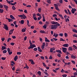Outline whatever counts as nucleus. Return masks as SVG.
Returning <instances> with one entry per match:
<instances>
[{"mask_svg":"<svg viewBox=\"0 0 77 77\" xmlns=\"http://www.w3.org/2000/svg\"><path fill=\"white\" fill-rule=\"evenodd\" d=\"M29 42L30 44V47H28V49H30L31 48V49H33V48L36 47V45L35 44H32V43L31 42V41L29 40Z\"/></svg>","mask_w":77,"mask_h":77,"instance_id":"f257e3e1","label":"nucleus"},{"mask_svg":"<svg viewBox=\"0 0 77 77\" xmlns=\"http://www.w3.org/2000/svg\"><path fill=\"white\" fill-rule=\"evenodd\" d=\"M60 26V24L59 23H57L56 25H52L51 26V29H56L57 28V26Z\"/></svg>","mask_w":77,"mask_h":77,"instance_id":"f03ea898","label":"nucleus"},{"mask_svg":"<svg viewBox=\"0 0 77 77\" xmlns=\"http://www.w3.org/2000/svg\"><path fill=\"white\" fill-rule=\"evenodd\" d=\"M62 49L64 53H66V51H67L66 48L62 47Z\"/></svg>","mask_w":77,"mask_h":77,"instance_id":"7ed1b4c3","label":"nucleus"},{"mask_svg":"<svg viewBox=\"0 0 77 77\" xmlns=\"http://www.w3.org/2000/svg\"><path fill=\"white\" fill-rule=\"evenodd\" d=\"M77 11V9L75 8H72V10L71 11V12H72V14H74L75 13V11Z\"/></svg>","mask_w":77,"mask_h":77,"instance_id":"20e7f679","label":"nucleus"},{"mask_svg":"<svg viewBox=\"0 0 77 77\" xmlns=\"http://www.w3.org/2000/svg\"><path fill=\"white\" fill-rule=\"evenodd\" d=\"M4 26L3 27L4 29H5L7 30H8V27L6 24H4Z\"/></svg>","mask_w":77,"mask_h":77,"instance_id":"39448f33","label":"nucleus"},{"mask_svg":"<svg viewBox=\"0 0 77 77\" xmlns=\"http://www.w3.org/2000/svg\"><path fill=\"white\" fill-rule=\"evenodd\" d=\"M14 29H12L10 30L9 32V35H11V34H12V33H13V32H14Z\"/></svg>","mask_w":77,"mask_h":77,"instance_id":"423d86ee","label":"nucleus"},{"mask_svg":"<svg viewBox=\"0 0 77 77\" xmlns=\"http://www.w3.org/2000/svg\"><path fill=\"white\" fill-rule=\"evenodd\" d=\"M63 46L64 47H69V45L68 44H65L63 45Z\"/></svg>","mask_w":77,"mask_h":77,"instance_id":"0eeeda50","label":"nucleus"},{"mask_svg":"<svg viewBox=\"0 0 77 77\" xmlns=\"http://www.w3.org/2000/svg\"><path fill=\"white\" fill-rule=\"evenodd\" d=\"M29 60L30 62H31V64H32V65H33V64H35V63L34 62H33V60Z\"/></svg>","mask_w":77,"mask_h":77,"instance_id":"6e6552de","label":"nucleus"},{"mask_svg":"<svg viewBox=\"0 0 77 77\" xmlns=\"http://www.w3.org/2000/svg\"><path fill=\"white\" fill-rule=\"evenodd\" d=\"M51 23L52 24H57V22H55L54 21H52L51 22Z\"/></svg>","mask_w":77,"mask_h":77,"instance_id":"1a4fd4ad","label":"nucleus"},{"mask_svg":"<svg viewBox=\"0 0 77 77\" xmlns=\"http://www.w3.org/2000/svg\"><path fill=\"white\" fill-rule=\"evenodd\" d=\"M18 59V56L16 55L15 56L14 58V60L15 61H17V60Z\"/></svg>","mask_w":77,"mask_h":77,"instance_id":"9d476101","label":"nucleus"},{"mask_svg":"<svg viewBox=\"0 0 77 77\" xmlns=\"http://www.w3.org/2000/svg\"><path fill=\"white\" fill-rule=\"evenodd\" d=\"M56 51V52H57V53H60V54H62L61 51H60V50H57Z\"/></svg>","mask_w":77,"mask_h":77,"instance_id":"9b49d317","label":"nucleus"},{"mask_svg":"<svg viewBox=\"0 0 77 77\" xmlns=\"http://www.w3.org/2000/svg\"><path fill=\"white\" fill-rule=\"evenodd\" d=\"M26 28H25V29L23 28L22 29L21 31L22 32H26Z\"/></svg>","mask_w":77,"mask_h":77,"instance_id":"f8f14e48","label":"nucleus"},{"mask_svg":"<svg viewBox=\"0 0 77 77\" xmlns=\"http://www.w3.org/2000/svg\"><path fill=\"white\" fill-rule=\"evenodd\" d=\"M45 42H50V40H49L48 39H47V38L46 37H45Z\"/></svg>","mask_w":77,"mask_h":77,"instance_id":"ddd939ff","label":"nucleus"},{"mask_svg":"<svg viewBox=\"0 0 77 77\" xmlns=\"http://www.w3.org/2000/svg\"><path fill=\"white\" fill-rule=\"evenodd\" d=\"M10 18H11V19H12L13 20H15V18L14 17V16H12V15H10Z\"/></svg>","mask_w":77,"mask_h":77,"instance_id":"4468645a","label":"nucleus"},{"mask_svg":"<svg viewBox=\"0 0 77 77\" xmlns=\"http://www.w3.org/2000/svg\"><path fill=\"white\" fill-rule=\"evenodd\" d=\"M69 51H72V48L71 47H69L68 48Z\"/></svg>","mask_w":77,"mask_h":77,"instance_id":"2eb2a0df","label":"nucleus"},{"mask_svg":"<svg viewBox=\"0 0 77 77\" xmlns=\"http://www.w3.org/2000/svg\"><path fill=\"white\" fill-rule=\"evenodd\" d=\"M42 10V9H41V8H39L38 9V12H39V13H41V12Z\"/></svg>","mask_w":77,"mask_h":77,"instance_id":"dca6fc26","label":"nucleus"},{"mask_svg":"<svg viewBox=\"0 0 77 77\" xmlns=\"http://www.w3.org/2000/svg\"><path fill=\"white\" fill-rule=\"evenodd\" d=\"M47 25L44 24V25L42 26L43 28V29H46V28H47Z\"/></svg>","mask_w":77,"mask_h":77,"instance_id":"f3484780","label":"nucleus"},{"mask_svg":"<svg viewBox=\"0 0 77 77\" xmlns=\"http://www.w3.org/2000/svg\"><path fill=\"white\" fill-rule=\"evenodd\" d=\"M24 21L23 20H22L21 21H20V24H24Z\"/></svg>","mask_w":77,"mask_h":77,"instance_id":"a211bd4d","label":"nucleus"},{"mask_svg":"<svg viewBox=\"0 0 77 77\" xmlns=\"http://www.w3.org/2000/svg\"><path fill=\"white\" fill-rule=\"evenodd\" d=\"M38 51H39L40 52H42V50H41V48H39V47H38Z\"/></svg>","mask_w":77,"mask_h":77,"instance_id":"6ab92c4d","label":"nucleus"},{"mask_svg":"<svg viewBox=\"0 0 77 77\" xmlns=\"http://www.w3.org/2000/svg\"><path fill=\"white\" fill-rule=\"evenodd\" d=\"M71 58H72V59H75V58H76V57L74 55H72L71 56Z\"/></svg>","mask_w":77,"mask_h":77,"instance_id":"aec40b11","label":"nucleus"},{"mask_svg":"<svg viewBox=\"0 0 77 77\" xmlns=\"http://www.w3.org/2000/svg\"><path fill=\"white\" fill-rule=\"evenodd\" d=\"M40 32V33H45V31L44 30H41Z\"/></svg>","mask_w":77,"mask_h":77,"instance_id":"412c9836","label":"nucleus"},{"mask_svg":"<svg viewBox=\"0 0 77 77\" xmlns=\"http://www.w3.org/2000/svg\"><path fill=\"white\" fill-rule=\"evenodd\" d=\"M27 25H28V27H30V25H29V20H27Z\"/></svg>","mask_w":77,"mask_h":77,"instance_id":"4be33fe9","label":"nucleus"},{"mask_svg":"<svg viewBox=\"0 0 77 77\" xmlns=\"http://www.w3.org/2000/svg\"><path fill=\"white\" fill-rule=\"evenodd\" d=\"M4 5V8H5V9L6 8H8V6L6 5Z\"/></svg>","mask_w":77,"mask_h":77,"instance_id":"5701e85b","label":"nucleus"},{"mask_svg":"<svg viewBox=\"0 0 77 77\" xmlns=\"http://www.w3.org/2000/svg\"><path fill=\"white\" fill-rule=\"evenodd\" d=\"M47 2L49 3V4H51V0H47Z\"/></svg>","mask_w":77,"mask_h":77,"instance_id":"b1692460","label":"nucleus"},{"mask_svg":"<svg viewBox=\"0 0 77 77\" xmlns=\"http://www.w3.org/2000/svg\"><path fill=\"white\" fill-rule=\"evenodd\" d=\"M6 49V47L5 46H2V50H5Z\"/></svg>","mask_w":77,"mask_h":77,"instance_id":"393cba45","label":"nucleus"},{"mask_svg":"<svg viewBox=\"0 0 77 77\" xmlns=\"http://www.w3.org/2000/svg\"><path fill=\"white\" fill-rule=\"evenodd\" d=\"M12 9L13 10H14V11H15V9H16V8L14 5L12 7Z\"/></svg>","mask_w":77,"mask_h":77,"instance_id":"a878e982","label":"nucleus"},{"mask_svg":"<svg viewBox=\"0 0 77 77\" xmlns=\"http://www.w3.org/2000/svg\"><path fill=\"white\" fill-rule=\"evenodd\" d=\"M37 73H38V75H41V72L40 71H38L37 72Z\"/></svg>","mask_w":77,"mask_h":77,"instance_id":"bb28decb","label":"nucleus"},{"mask_svg":"<svg viewBox=\"0 0 77 77\" xmlns=\"http://www.w3.org/2000/svg\"><path fill=\"white\" fill-rule=\"evenodd\" d=\"M23 19H26V16L24 15V14H23Z\"/></svg>","mask_w":77,"mask_h":77,"instance_id":"cd10ccee","label":"nucleus"},{"mask_svg":"<svg viewBox=\"0 0 77 77\" xmlns=\"http://www.w3.org/2000/svg\"><path fill=\"white\" fill-rule=\"evenodd\" d=\"M4 10L2 9H0V13H3V12Z\"/></svg>","mask_w":77,"mask_h":77,"instance_id":"c85d7f7f","label":"nucleus"},{"mask_svg":"<svg viewBox=\"0 0 77 77\" xmlns=\"http://www.w3.org/2000/svg\"><path fill=\"white\" fill-rule=\"evenodd\" d=\"M72 31H73V32H75V33H77V30H76V29H73Z\"/></svg>","mask_w":77,"mask_h":77,"instance_id":"c756f323","label":"nucleus"},{"mask_svg":"<svg viewBox=\"0 0 77 77\" xmlns=\"http://www.w3.org/2000/svg\"><path fill=\"white\" fill-rule=\"evenodd\" d=\"M73 47H74L75 49L76 50H77V47L75 45H73Z\"/></svg>","mask_w":77,"mask_h":77,"instance_id":"7c9ffc66","label":"nucleus"},{"mask_svg":"<svg viewBox=\"0 0 77 77\" xmlns=\"http://www.w3.org/2000/svg\"><path fill=\"white\" fill-rule=\"evenodd\" d=\"M57 56H58V57H61V55H60V54L58 53L57 54Z\"/></svg>","mask_w":77,"mask_h":77,"instance_id":"2f4dec72","label":"nucleus"},{"mask_svg":"<svg viewBox=\"0 0 77 77\" xmlns=\"http://www.w3.org/2000/svg\"><path fill=\"white\" fill-rule=\"evenodd\" d=\"M2 52L3 53H7V51L6 50H4Z\"/></svg>","mask_w":77,"mask_h":77,"instance_id":"473e14b6","label":"nucleus"},{"mask_svg":"<svg viewBox=\"0 0 77 77\" xmlns=\"http://www.w3.org/2000/svg\"><path fill=\"white\" fill-rule=\"evenodd\" d=\"M60 41H65V40H64L62 38H61L60 40Z\"/></svg>","mask_w":77,"mask_h":77,"instance_id":"72a5a7b5","label":"nucleus"},{"mask_svg":"<svg viewBox=\"0 0 77 77\" xmlns=\"http://www.w3.org/2000/svg\"><path fill=\"white\" fill-rule=\"evenodd\" d=\"M62 77H66L67 76V74H63L62 75Z\"/></svg>","mask_w":77,"mask_h":77,"instance_id":"f704fd0d","label":"nucleus"},{"mask_svg":"<svg viewBox=\"0 0 77 77\" xmlns=\"http://www.w3.org/2000/svg\"><path fill=\"white\" fill-rule=\"evenodd\" d=\"M65 65H70V62H69L68 63H65Z\"/></svg>","mask_w":77,"mask_h":77,"instance_id":"c9c22d12","label":"nucleus"},{"mask_svg":"<svg viewBox=\"0 0 77 77\" xmlns=\"http://www.w3.org/2000/svg\"><path fill=\"white\" fill-rule=\"evenodd\" d=\"M11 38H8L7 40V42H9V41H11Z\"/></svg>","mask_w":77,"mask_h":77,"instance_id":"e433bc0d","label":"nucleus"},{"mask_svg":"<svg viewBox=\"0 0 77 77\" xmlns=\"http://www.w3.org/2000/svg\"><path fill=\"white\" fill-rule=\"evenodd\" d=\"M59 2L61 4H62L63 1L62 0H59Z\"/></svg>","mask_w":77,"mask_h":77,"instance_id":"4c0bfd02","label":"nucleus"},{"mask_svg":"<svg viewBox=\"0 0 77 77\" xmlns=\"http://www.w3.org/2000/svg\"><path fill=\"white\" fill-rule=\"evenodd\" d=\"M70 5H71L73 7H74V6H75V5H74V4H73L72 2H70Z\"/></svg>","mask_w":77,"mask_h":77,"instance_id":"58836bf2","label":"nucleus"},{"mask_svg":"<svg viewBox=\"0 0 77 77\" xmlns=\"http://www.w3.org/2000/svg\"><path fill=\"white\" fill-rule=\"evenodd\" d=\"M67 11H68V12L69 14V15H71V12H70V11H69V9H67Z\"/></svg>","mask_w":77,"mask_h":77,"instance_id":"ea45409f","label":"nucleus"},{"mask_svg":"<svg viewBox=\"0 0 77 77\" xmlns=\"http://www.w3.org/2000/svg\"><path fill=\"white\" fill-rule=\"evenodd\" d=\"M29 67L28 66H26L24 67L23 68L24 69L26 68V69H29Z\"/></svg>","mask_w":77,"mask_h":77,"instance_id":"a19ab883","label":"nucleus"},{"mask_svg":"<svg viewBox=\"0 0 77 77\" xmlns=\"http://www.w3.org/2000/svg\"><path fill=\"white\" fill-rule=\"evenodd\" d=\"M17 16L19 17H23V15H18Z\"/></svg>","mask_w":77,"mask_h":77,"instance_id":"79ce46f5","label":"nucleus"},{"mask_svg":"<svg viewBox=\"0 0 77 77\" xmlns=\"http://www.w3.org/2000/svg\"><path fill=\"white\" fill-rule=\"evenodd\" d=\"M17 54L18 55H20V54H21V52H17Z\"/></svg>","mask_w":77,"mask_h":77,"instance_id":"37998d69","label":"nucleus"},{"mask_svg":"<svg viewBox=\"0 0 77 77\" xmlns=\"http://www.w3.org/2000/svg\"><path fill=\"white\" fill-rule=\"evenodd\" d=\"M64 36L65 37H67L68 36V34L66 33H65Z\"/></svg>","mask_w":77,"mask_h":77,"instance_id":"c03bdc74","label":"nucleus"},{"mask_svg":"<svg viewBox=\"0 0 77 77\" xmlns=\"http://www.w3.org/2000/svg\"><path fill=\"white\" fill-rule=\"evenodd\" d=\"M41 48H42V50H44V48H45V46H44L42 45L41 46Z\"/></svg>","mask_w":77,"mask_h":77,"instance_id":"a18cd8bd","label":"nucleus"},{"mask_svg":"<svg viewBox=\"0 0 77 77\" xmlns=\"http://www.w3.org/2000/svg\"><path fill=\"white\" fill-rule=\"evenodd\" d=\"M55 9H56V10H57L58 11H60V10H59V8H58V7H55Z\"/></svg>","mask_w":77,"mask_h":77,"instance_id":"49530a36","label":"nucleus"},{"mask_svg":"<svg viewBox=\"0 0 77 77\" xmlns=\"http://www.w3.org/2000/svg\"><path fill=\"white\" fill-rule=\"evenodd\" d=\"M42 18V17L40 16V17H38V20H41V19Z\"/></svg>","mask_w":77,"mask_h":77,"instance_id":"de8ad7c7","label":"nucleus"},{"mask_svg":"<svg viewBox=\"0 0 77 77\" xmlns=\"http://www.w3.org/2000/svg\"><path fill=\"white\" fill-rule=\"evenodd\" d=\"M74 76H76L77 75V73L76 72H75L74 73Z\"/></svg>","mask_w":77,"mask_h":77,"instance_id":"09e8293b","label":"nucleus"},{"mask_svg":"<svg viewBox=\"0 0 77 77\" xmlns=\"http://www.w3.org/2000/svg\"><path fill=\"white\" fill-rule=\"evenodd\" d=\"M43 66H45V67H46L47 66L46 65H45V64L44 63H43Z\"/></svg>","mask_w":77,"mask_h":77,"instance_id":"8fccbe9b","label":"nucleus"},{"mask_svg":"<svg viewBox=\"0 0 77 77\" xmlns=\"http://www.w3.org/2000/svg\"><path fill=\"white\" fill-rule=\"evenodd\" d=\"M73 63V64H75V62L74 61L72 60L71 61Z\"/></svg>","mask_w":77,"mask_h":77,"instance_id":"3c124183","label":"nucleus"},{"mask_svg":"<svg viewBox=\"0 0 77 77\" xmlns=\"http://www.w3.org/2000/svg\"><path fill=\"white\" fill-rule=\"evenodd\" d=\"M37 15L39 16V17H41V14H39V13H38L37 14Z\"/></svg>","mask_w":77,"mask_h":77,"instance_id":"603ef678","label":"nucleus"},{"mask_svg":"<svg viewBox=\"0 0 77 77\" xmlns=\"http://www.w3.org/2000/svg\"><path fill=\"white\" fill-rule=\"evenodd\" d=\"M1 59H2V60H5V59H6V58L4 57H2L1 58Z\"/></svg>","mask_w":77,"mask_h":77,"instance_id":"864d4df0","label":"nucleus"},{"mask_svg":"<svg viewBox=\"0 0 77 77\" xmlns=\"http://www.w3.org/2000/svg\"><path fill=\"white\" fill-rule=\"evenodd\" d=\"M49 59H53V57H52V56H50L49 58Z\"/></svg>","mask_w":77,"mask_h":77,"instance_id":"5fc2aeb1","label":"nucleus"},{"mask_svg":"<svg viewBox=\"0 0 77 77\" xmlns=\"http://www.w3.org/2000/svg\"><path fill=\"white\" fill-rule=\"evenodd\" d=\"M34 51H36L37 50H38V48H34Z\"/></svg>","mask_w":77,"mask_h":77,"instance_id":"6e6d98bb","label":"nucleus"},{"mask_svg":"<svg viewBox=\"0 0 77 77\" xmlns=\"http://www.w3.org/2000/svg\"><path fill=\"white\" fill-rule=\"evenodd\" d=\"M11 45H14L15 44V43H14L12 42L10 43Z\"/></svg>","mask_w":77,"mask_h":77,"instance_id":"4d7b16f0","label":"nucleus"},{"mask_svg":"<svg viewBox=\"0 0 77 77\" xmlns=\"http://www.w3.org/2000/svg\"><path fill=\"white\" fill-rule=\"evenodd\" d=\"M53 51V48H51L50 49V52H51V53H52V51Z\"/></svg>","mask_w":77,"mask_h":77,"instance_id":"13d9d810","label":"nucleus"},{"mask_svg":"<svg viewBox=\"0 0 77 77\" xmlns=\"http://www.w3.org/2000/svg\"><path fill=\"white\" fill-rule=\"evenodd\" d=\"M53 17H57V14H54L53 15Z\"/></svg>","mask_w":77,"mask_h":77,"instance_id":"bf43d9fd","label":"nucleus"},{"mask_svg":"<svg viewBox=\"0 0 77 77\" xmlns=\"http://www.w3.org/2000/svg\"><path fill=\"white\" fill-rule=\"evenodd\" d=\"M35 28V26H32L31 27V29H33Z\"/></svg>","mask_w":77,"mask_h":77,"instance_id":"052dcab7","label":"nucleus"},{"mask_svg":"<svg viewBox=\"0 0 77 77\" xmlns=\"http://www.w3.org/2000/svg\"><path fill=\"white\" fill-rule=\"evenodd\" d=\"M59 35L60 36H63V34L62 33H60L59 34Z\"/></svg>","mask_w":77,"mask_h":77,"instance_id":"680f3d73","label":"nucleus"},{"mask_svg":"<svg viewBox=\"0 0 77 77\" xmlns=\"http://www.w3.org/2000/svg\"><path fill=\"white\" fill-rule=\"evenodd\" d=\"M7 51H8V53L10 52V49L9 48H7Z\"/></svg>","mask_w":77,"mask_h":77,"instance_id":"e2e57ef3","label":"nucleus"},{"mask_svg":"<svg viewBox=\"0 0 77 77\" xmlns=\"http://www.w3.org/2000/svg\"><path fill=\"white\" fill-rule=\"evenodd\" d=\"M42 21L43 22H45V17L43 18Z\"/></svg>","mask_w":77,"mask_h":77,"instance_id":"0e129e2a","label":"nucleus"},{"mask_svg":"<svg viewBox=\"0 0 77 77\" xmlns=\"http://www.w3.org/2000/svg\"><path fill=\"white\" fill-rule=\"evenodd\" d=\"M3 5H0V8H3Z\"/></svg>","mask_w":77,"mask_h":77,"instance_id":"69168bd1","label":"nucleus"},{"mask_svg":"<svg viewBox=\"0 0 77 77\" xmlns=\"http://www.w3.org/2000/svg\"><path fill=\"white\" fill-rule=\"evenodd\" d=\"M5 38H1V40L2 41H5Z\"/></svg>","mask_w":77,"mask_h":77,"instance_id":"338daca9","label":"nucleus"},{"mask_svg":"<svg viewBox=\"0 0 77 77\" xmlns=\"http://www.w3.org/2000/svg\"><path fill=\"white\" fill-rule=\"evenodd\" d=\"M74 37H75V38H77V35L76 34H75L73 35Z\"/></svg>","mask_w":77,"mask_h":77,"instance_id":"774afa93","label":"nucleus"}]
</instances>
